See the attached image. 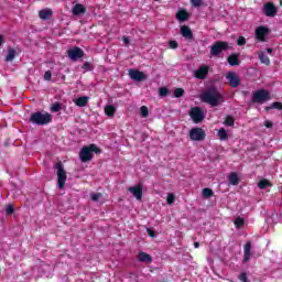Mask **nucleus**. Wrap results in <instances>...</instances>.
Listing matches in <instances>:
<instances>
[{"mask_svg":"<svg viewBox=\"0 0 282 282\" xmlns=\"http://www.w3.org/2000/svg\"><path fill=\"white\" fill-rule=\"evenodd\" d=\"M272 109H278V111H282V102L275 101V102H273L272 105L267 106V107L264 108V111H270V110H272Z\"/></svg>","mask_w":282,"mask_h":282,"instance_id":"obj_27","label":"nucleus"},{"mask_svg":"<svg viewBox=\"0 0 282 282\" xmlns=\"http://www.w3.org/2000/svg\"><path fill=\"white\" fill-rule=\"evenodd\" d=\"M189 118L195 124H199V122H204V118H206V116L200 107H192L189 109Z\"/></svg>","mask_w":282,"mask_h":282,"instance_id":"obj_7","label":"nucleus"},{"mask_svg":"<svg viewBox=\"0 0 282 282\" xmlns=\"http://www.w3.org/2000/svg\"><path fill=\"white\" fill-rule=\"evenodd\" d=\"M267 52H268L269 54H272V48L268 47V48H267Z\"/></svg>","mask_w":282,"mask_h":282,"instance_id":"obj_52","label":"nucleus"},{"mask_svg":"<svg viewBox=\"0 0 282 282\" xmlns=\"http://www.w3.org/2000/svg\"><path fill=\"white\" fill-rule=\"evenodd\" d=\"M189 18H191V15L188 14V12L185 9H181L176 12V19L181 23H184V21H188Z\"/></svg>","mask_w":282,"mask_h":282,"instance_id":"obj_20","label":"nucleus"},{"mask_svg":"<svg viewBox=\"0 0 282 282\" xmlns=\"http://www.w3.org/2000/svg\"><path fill=\"white\" fill-rule=\"evenodd\" d=\"M73 17H80L83 14H87V8L85 4L76 3L72 9Z\"/></svg>","mask_w":282,"mask_h":282,"instance_id":"obj_14","label":"nucleus"},{"mask_svg":"<svg viewBox=\"0 0 282 282\" xmlns=\"http://www.w3.org/2000/svg\"><path fill=\"white\" fill-rule=\"evenodd\" d=\"M270 99V91H268L267 89H259L254 91L251 98L254 105H263V102H268V100Z\"/></svg>","mask_w":282,"mask_h":282,"instance_id":"obj_5","label":"nucleus"},{"mask_svg":"<svg viewBox=\"0 0 282 282\" xmlns=\"http://www.w3.org/2000/svg\"><path fill=\"white\" fill-rule=\"evenodd\" d=\"M223 98L221 94L215 88H209L200 95L202 102H206L207 105H210V107H218L219 101L223 100Z\"/></svg>","mask_w":282,"mask_h":282,"instance_id":"obj_1","label":"nucleus"},{"mask_svg":"<svg viewBox=\"0 0 282 282\" xmlns=\"http://www.w3.org/2000/svg\"><path fill=\"white\" fill-rule=\"evenodd\" d=\"M230 50V44L226 41H216L210 47V55L212 56H219L221 52H227Z\"/></svg>","mask_w":282,"mask_h":282,"instance_id":"obj_6","label":"nucleus"},{"mask_svg":"<svg viewBox=\"0 0 282 282\" xmlns=\"http://www.w3.org/2000/svg\"><path fill=\"white\" fill-rule=\"evenodd\" d=\"M229 184H231V186H239V175L237 172H232L229 175Z\"/></svg>","mask_w":282,"mask_h":282,"instance_id":"obj_24","label":"nucleus"},{"mask_svg":"<svg viewBox=\"0 0 282 282\" xmlns=\"http://www.w3.org/2000/svg\"><path fill=\"white\" fill-rule=\"evenodd\" d=\"M184 96V88H176L174 90V98H182Z\"/></svg>","mask_w":282,"mask_h":282,"instance_id":"obj_38","label":"nucleus"},{"mask_svg":"<svg viewBox=\"0 0 282 282\" xmlns=\"http://www.w3.org/2000/svg\"><path fill=\"white\" fill-rule=\"evenodd\" d=\"M147 231H148L149 237H153V238H154V237H158V234H155V232L153 231V229L148 228Z\"/></svg>","mask_w":282,"mask_h":282,"instance_id":"obj_47","label":"nucleus"},{"mask_svg":"<svg viewBox=\"0 0 282 282\" xmlns=\"http://www.w3.org/2000/svg\"><path fill=\"white\" fill-rule=\"evenodd\" d=\"M67 54L70 61L76 62L79 58H83V56H85V51H83V48L78 46H74L73 48L67 51Z\"/></svg>","mask_w":282,"mask_h":282,"instance_id":"obj_9","label":"nucleus"},{"mask_svg":"<svg viewBox=\"0 0 282 282\" xmlns=\"http://www.w3.org/2000/svg\"><path fill=\"white\" fill-rule=\"evenodd\" d=\"M194 248H199V242L195 241L194 242Z\"/></svg>","mask_w":282,"mask_h":282,"instance_id":"obj_51","label":"nucleus"},{"mask_svg":"<svg viewBox=\"0 0 282 282\" xmlns=\"http://www.w3.org/2000/svg\"><path fill=\"white\" fill-rule=\"evenodd\" d=\"M129 42H130L129 37L123 36V43L127 45V44H129Z\"/></svg>","mask_w":282,"mask_h":282,"instance_id":"obj_50","label":"nucleus"},{"mask_svg":"<svg viewBox=\"0 0 282 282\" xmlns=\"http://www.w3.org/2000/svg\"><path fill=\"white\" fill-rule=\"evenodd\" d=\"M53 14H54V12H52L51 9H43V10L39 11V17L43 21H47V19H50Z\"/></svg>","mask_w":282,"mask_h":282,"instance_id":"obj_22","label":"nucleus"},{"mask_svg":"<svg viewBox=\"0 0 282 282\" xmlns=\"http://www.w3.org/2000/svg\"><path fill=\"white\" fill-rule=\"evenodd\" d=\"M94 153H102V151L98 148L97 144H90L88 147L82 148L79 152L80 162H91V160H94Z\"/></svg>","mask_w":282,"mask_h":282,"instance_id":"obj_2","label":"nucleus"},{"mask_svg":"<svg viewBox=\"0 0 282 282\" xmlns=\"http://www.w3.org/2000/svg\"><path fill=\"white\" fill-rule=\"evenodd\" d=\"M236 228H243L246 226V220L241 217L236 218L234 221Z\"/></svg>","mask_w":282,"mask_h":282,"instance_id":"obj_32","label":"nucleus"},{"mask_svg":"<svg viewBox=\"0 0 282 282\" xmlns=\"http://www.w3.org/2000/svg\"><path fill=\"white\" fill-rule=\"evenodd\" d=\"M180 32L184 39H186L187 41H193L194 36H193V30H191V26L183 25L181 26Z\"/></svg>","mask_w":282,"mask_h":282,"instance_id":"obj_17","label":"nucleus"},{"mask_svg":"<svg viewBox=\"0 0 282 282\" xmlns=\"http://www.w3.org/2000/svg\"><path fill=\"white\" fill-rule=\"evenodd\" d=\"M159 96H161V97L169 96V88H166V87L159 88Z\"/></svg>","mask_w":282,"mask_h":282,"instance_id":"obj_40","label":"nucleus"},{"mask_svg":"<svg viewBox=\"0 0 282 282\" xmlns=\"http://www.w3.org/2000/svg\"><path fill=\"white\" fill-rule=\"evenodd\" d=\"M258 56L262 65L270 66V57L264 52H260Z\"/></svg>","mask_w":282,"mask_h":282,"instance_id":"obj_28","label":"nucleus"},{"mask_svg":"<svg viewBox=\"0 0 282 282\" xmlns=\"http://www.w3.org/2000/svg\"><path fill=\"white\" fill-rule=\"evenodd\" d=\"M227 63L231 66V67H237V65L240 64L239 62V55L237 54H231L227 57Z\"/></svg>","mask_w":282,"mask_h":282,"instance_id":"obj_21","label":"nucleus"},{"mask_svg":"<svg viewBox=\"0 0 282 282\" xmlns=\"http://www.w3.org/2000/svg\"><path fill=\"white\" fill-rule=\"evenodd\" d=\"M280 6H282V0H280Z\"/></svg>","mask_w":282,"mask_h":282,"instance_id":"obj_53","label":"nucleus"},{"mask_svg":"<svg viewBox=\"0 0 282 282\" xmlns=\"http://www.w3.org/2000/svg\"><path fill=\"white\" fill-rule=\"evenodd\" d=\"M3 43H6V40H4L3 35H0V47H1V45H3Z\"/></svg>","mask_w":282,"mask_h":282,"instance_id":"obj_49","label":"nucleus"},{"mask_svg":"<svg viewBox=\"0 0 282 282\" xmlns=\"http://www.w3.org/2000/svg\"><path fill=\"white\" fill-rule=\"evenodd\" d=\"M44 80H52V70H46L44 73Z\"/></svg>","mask_w":282,"mask_h":282,"instance_id":"obj_46","label":"nucleus"},{"mask_svg":"<svg viewBox=\"0 0 282 282\" xmlns=\"http://www.w3.org/2000/svg\"><path fill=\"white\" fill-rule=\"evenodd\" d=\"M100 197H102V194H100V193H93V194H90V199L93 202H99Z\"/></svg>","mask_w":282,"mask_h":282,"instance_id":"obj_41","label":"nucleus"},{"mask_svg":"<svg viewBox=\"0 0 282 282\" xmlns=\"http://www.w3.org/2000/svg\"><path fill=\"white\" fill-rule=\"evenodd\" d=\"M237 45H239L240 47L246 45V37L239 36L237 40Z\"/></svg>","mask_w":282,"mask_h":282,"instance_id":"obj_45","label":"nucleus"},{"mask_svg":"<svg viewBox=\"0 0 282 282\" xmlns=\"http://www.w3.org/2000/svg\"><path fill=\"white\" fill-rule=\"evenodd\" d=\"M140 113L142 116V118H149V107L142 106L140 108Z\"/></svg>","mask_w":282,"mask_h":282,"instance_id":"obj_36","label":"nucleus"},{"mask_svg":"<svg viewBox=\"0 0 282 282\" xmlns=\"http://www.w3.org/2000/svg\"><path fill=\"white\" fill-rule=\"evenodd\" d=\"M270 34V29L268 26H258L256 29V39L258 41H265V36Z\"/></svg>","mask_w":282,"mask_h":282,"instance_id":"obj_13","label":"nucleus"},{"mask_svg":"<svg viewBox=\"0 0 282 282\" xmlns=\"http://www.w3.org/2000/svg\"><path fill=\"white\" fill-rule=\"evenodd\" d=\"M208 66L203 65L195 72V77L198 78V80H204V78L208 76Z\"/></svg>","mask_w":282,"mask_h":282,"instance_id":"obj_16","label":"nucleus"},{"mask_svg":"<svg viewBox=\"0 0 282 282\" xmlns=\"http://www.w3.org/2000/svg\"><path fill=\"white\" fill-rule=\"evenodd\" d=\"M272 121H265L264 122V127H267V129H272Z\"/></svg>","mask_w":282,"mask_h":282,"instance_id":"obj_48","label":"nucleus"},{"mask_svg":"<svg viewBox=\"0 0 282 282\" xmlns=\"http://www.w3.org/2000/svg\"><path fill=\"white\" fill-rule=\"evenodd\" d=\"M6 213L7 215H14V207L12 205H7Z\"/></svg>","mask_w":282,"mask_h":282,"instance_id":"obj_43","label":"nucleus"},{"mask_svg":"<svg viewBox=\"0 0 282 282\" xmlns=\"http://www.w3.org/2000/svg\"><path fill=\"white\" fill-rule=\"evenodd\" d=\"M129 76L132 80H137L138 83H140V82L144 80V78H147V75H144L143 72H140L138 69H130Z\"/></svg>","mask_w":282,"mask_h":282,"instance_id":"obj_15","label":"nucleus"},{"mask_svg":"<svg viewBox=\"0 0 282 282\" xmlns=\"http://www.w3.org/2000/svg\"><path fill=\"white\" fill-rule=\"evenodd\" d=\"M269 186H272V183L265 178L258 183V188H260V191H265Z\"/></svg>","mask_w":282,"mask_h":282,"instance_id":"obj_29","label":"nucleus"},{"mask_svg":"<svg viewBox=\"0 0 282 282\" xmlns=\"http://www.w3.org/2000/svg\"><path fill=\"white\" fill-rule=\"evenodd\" d=\"M167 45H169L170 50H177V47H180V44L175 40H170L167 42Z\"/></svg>","mask_w":282,"mask_h":282,"instance_id":"obj_35","label":"nucleus"},{"mask_svg":"<svg viewBox=\"0 0 282 282\" xmlns=\"http://www.w3.org/2000/svg\"><path fill=\"white\" fill-rule=\"evenodd\" d=\"M218 138L221 142H226L228 140V132L224 128H220L218 130Z\"/></svg>","mask_w":282,"mask_h":282,"instance_id":"obj_30","label":"nucleus"},{"mask_svg":"<svg viewBox=\"0 0 282 282\" xmlns=\"http://www.w3.org/2000/svg\"><path fill=\"white\" fill-rule=\"evenodd\" d=\"M224 124H226V127H235V118L232 116H227Z\"/></svg>","mask_w":282,"mask_h":282,"instance_id":"obj_33","label":"nucleus"},{"mask_svg":"<svg viewBox=\"0 0 282 282\" xmlns=\"http://www.w3.org/2000/svg\"><path fill=\"white\" fill-rule=\"evenodd\" d=\"M55 169L57 171V186L59 189H63L65 188V182H67V172L61 161L55 164Z\"/></svg>","mask_w":282,"mask_h":282,"instance_id":"obj_4","label":"nucleus"},{"mask_svg":"<svg viewBox=\"0 0 282 282\" xmlns=\"http://www.w3.org/2000/svg\"><path fill=\"white\" fill-rule=\"evenodd\" d=\"M252 250V242L250 240H248L243 247V252H245V258L243 261L245 263H248V261H250V257H252L251 253Z\"/></svg>","mask_w":282,"mask_h":282,"instance_id":"obj_18","label":"nucleus"},{"mask_svg":"<svg viewBox=\"0 0 282 282\" xmlns=\"http://www.w3.org/2000/svg\"><path fill=\"white\" fill-rule=\"evenodd\" d=\"M31 124H37V127H45V124H50L52 122V115L48 112H33L29 119Z\"/></svg>","mask_w":282,"mask_h":282,"instance_id":"obj_3","label":"nucleus"},{"mask_svg":"<svg viewBox=\"0 0 282 282\" xmlns=\"http://www.w3.org/2000/svg\"><path fill=\"white\" fill-rule=\"evenodd\" d=\"M191 3L194 8H200L203 0H191Z\"/></svg>","mask_w":282,"mask_h":282,"instance_id":"obj_44","label":"nucleus"},{"mask_svg":"<svg viewBox=\"0 0 282 282\" xmlns=\"http://www.w3.org/2000/svg\"><path fill=\"white\" fill-rule=\"evenodd\" d=\"M215 195V193L213 192V189L206 187L203 189V197H206L207 199L213 197Z\"/></svg>","mask_w":282,"mask_h":282,"instance_id":"obj_34","label":"nucleus"},{"mask_svg":"<svg viewBox=\"0 0 282 282\" xmlns=\"http://www.w3.org/2000/svg\"><path fill=\"white\" fill-rule=\"evenodd\" d=\"M262 12L265 17H270V18H274L276 17V6L274 4V2H267L263 6Z\"/></svg>","mask_w":282,"mask_h":282,"instance_id":"obj_10","label":"nucleus"},{"mask_svg":"<svg viewBox=\"0 0 282 282\" xmlns=\"http://www.w3.org/2000/svg\"><path fill=\"white\" fill-rule=\"evenodd\" d=\"M226 78L230 85V87H232V89L239 87V85H241V78H239L238 75H236L235 72H229L227 75H226Z\"/></svg>","mask_w":282,"mask_h":282,"instance_id":"obj_11","label":"nucleus"},{"mask_svg":"<svg viewBox=\"0 0 282 282\" xmlns=\"http://www.w3.org/2000/svg\"><path fill=\"white\" fill-rule=\"evenodd\" d=\"M82 68L85 69V72H91L94 69V66L91 65V63L85 62Z\"/></svg>","mask_w":282,"mask_h":282,"instance_id":"obj_39","label":"nucleus"},{"mask_svg":"<svg viewBox=\"0 0 282 282\" xmlns=\"http://www.w3.org/2000/svg\"><path fill=\"white\" fill-rule=\"evenodd\" d=\"M137 261H140V263H151L153 261V258L151 257V254L144 251H140L137 256Z\"/></svg>","mask_w":282,"mask_h":282,"instance_id":"obj_19","label":"nucleus"},{"mask_svg":"<svg viewBox=\"0 0 282 282\" xmlns=\"http://www.w3.org/2000/svg\"><path fill=\"white\" fill-rule=\"evenodd\" d=\"M87 102H89V97L87 96L79 97L75 100L77 107H87Z\"/></svg>","mask_w":282,"mask_h":282,"instance_id":"obj_23","label":"nucleus"},{"mask_svg":"<svg viewBox=\"0 0 282 282\" xmlns=\"http://www.w3.org/2000/svg\"><path fill=\"white\" fill-rule=\"evenodd\" d=\"M239 281H241V282H250V280L248 279V273L242 272V273L239 275Z\"/></svg>","mask_w":282,"mask_h":282,"instance_id":"obj_42","label":"nucleus"},{"mask_svg":"<svg viewBox=\"0 0 282 282\" xmlns=\"http://www.w3.org/2000/svg\"><path fill=\"white\" fill-rule=\"evenodd\" d=\"M15 57H17V50L9 48L8 50V54L6 56L7 63H10V62L14 61Z\"/></svg>","mask_w":282,"mask_h":282,"instance_id":"obj_25","label":"nucleus"},{"mask_svg":"<svg viewBox=\"0 0 282 282\" xmlns=\"http://www.w3.org/2000/svg\"><path fill=\"white\" fill-rule=\"evenodd\" d=\"M105 113L108 118H113L116 116V108L112 105H108L105 107Z\"/></svg>","mask_w":282,"mask_h":282,"instance_id":"obj_26","label":"nucleus"},{"mask_svg":"<svg viewBox=\"0 0 282 282\" xmlns=\"http://www.w3.org/2000/svg\"><path fill=\"white\" fill-rule=\"evenodd\" d=\"M128 191L133 195V197H135V199H138V202H142V184H137L132 187H129Z\"/></svg>","mask_w":282,"mask_h":282,"instance_id":"obj_12","label":"nucleus"},{"mask_svg":"<svg viewBox=\"0 0 282 282\" xmlns=\"http://www.w3.org/2000/svg\"><path fill=\"white\" fill-rule=\"evenodd\" d=\"M189 139L194 142H202L206 140V131L202 128H193L189 130Z\"/></svg>","mask_w":282,"mask_h":282,"instance_id":"obj_8","label":"nucleus"},{"mask_svg":"<svg viewBox=\"0 0 282 282\" xmlns=\"http://www.w3.org/2000/svg\"><path fill=\"white\" fill-rule=\"evenodd\" d=\"M61 109H63V105L58 101L54 102L53 105H51V111L53 113H58V111H61Z\"/></svg>","mask_w":282,"mask_h":282,"instance_id":"obj_31","label":"nucleus"},{"mask_svg":"<svg viewBox=\"0 0 282 282\" xmlns=\"http://www.w3.org/2000/svg\"><path fill=\"white\" fill-rule=\"evenodd\" d=\"M166 202L169 206H172V204H175V194L169 193L166 197Z\"/></svg>","mask_w":282,"mask_h":282,"instance_id":"obj_37","label":"nucleus"}]
</instances>
